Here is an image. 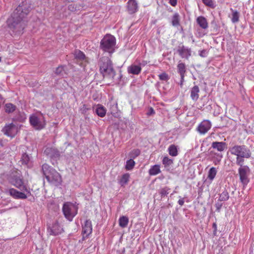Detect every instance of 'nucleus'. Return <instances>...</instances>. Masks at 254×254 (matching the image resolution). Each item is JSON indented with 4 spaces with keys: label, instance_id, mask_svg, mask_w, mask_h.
<instances>
[{
    "label": "nucleus",
    "instance_id": "c756f323",
    "mask_svg": "<svg viewBox=\"0 0 254 254\" xmlns=\"http://www.w3.org/2000/svg\"><path fill=\"white\" fill-rule=\"evenodd\" d=\"M74 58L79 61H83L86 59L85 54L80 50H75L74 52Z\"/></svg>",
    "mask_w": 254,
    "mask_h": 254
},
{
    "label": "nucleus",
    "instance_id": "a18cd8bd",
    "mask_svg": "<svg viewBox=\"0 0 254 254\" xmlns=\"http://www.w3.org/2000/svg\"><path fill=\"white\" fill-rule=\"evenodd\" d=\"M159 77L161 80L167 81L169 79L168 75L165 72L159 74Z\"/></svg>",
    "mask_w": 254,
    "mask_h": 254
},
{
    "label": "nucleus",
    "instance_id": "f257e3e1",
    "mask_svg": "<svg viewBox=\"0 0 254 254\" xmlns=\"http://www.w3.org/2000/svg\"><path fill=\"white\" fill-rule=\"evenodd\" d=\"M31 10V4L22 2L14 10L7 21L8 28L15 32L22 31L27 23V15Z\"/></svg>",
    "mask_w": 254,
    "mask_h": 254
},
{
    "label": "nucleus",
    "instance_id": "58836bf2",
    "mask_svg": "<svg viewBox=\"0 0 254 254\" xmlns=\"http://www.w3.org/2000/svg\"><path fill=\"white\" fill-rule=\"evenodd\" d=\"M110 111L112 114H115L118 111V104L113 103L110 104Z\"/></svg>",
    "mask_w": 254,
    "mask_h": 254
},
{
    "label": "nucleus",
    "instance_id": "37998d69",
    "mask_svg": "<svg viewBox=\"0 0 254 254\" xmlns=\"http://www.w3.org/2000/svg\"><path fill=\"white\" fill-rule=\"evenodd\" d=\"M162 163L165 165L169 166L173 163V161L168 157H164L163 159Z\"/></svg>",
    "mask_w": 254,
    "mask_h": 254
},
{
    "label": "nucleus",
    "instance_id": "cd10ccee",
    "mask_svg": "<svg viewBox=\"0 0 254 254\" xmlns=\"http://www.w3.org/2000/svg\"><path fill=\"white\" fill-rule=\"evenodd\" d=\"M180 15L178 13H175L173 15L172 18V21L171 23L172 25L173 26L176 27L179 25H180Z\"/></svg>",
    "mask_w": 254,
    "mask_h": 254
},
{
    "label": "nucleus",
    "instance_id": "3c124183",
    "mask_svg": "<svg viewBox=\"0 0 254 254\" xmlns=\"http://www.w3.org/2000/svg\"><path fill=\"white\" fill-rule=\"evenodd\" d=\"M68 8L70 11H74L75 10V8L74 7V6L72 4H69L68 6Z\"/></svg>",
    "mask_w": 254,
    "mask_h": 254
},
{
    "label": "nucleus",
    "instance_id": "f03ea898",
    "mask_svg": "<svg viewBox=\"0 0 254 254\" xmlns=\"http://www.w3.org/2000/svg\"><path fill=\"white\" fill-rule=\"evenodd\" d=\"M98 65L103 78L113 81L116 73L111 60L108 57H102L99 59Z\"/></svg>",
    "mask_w": 254,
    "mask_h": 254
},
{
    "label": "nucleus",
    "instance_id": "bb28decb",
    "mask_svg": "<svg viewBox=\"0 0 254 254\" xmlns=\"http://www.w3.org/2000/svg\"><path fill=\"white\" fill-rule=\"evenodd\" d=\"M64 66L60 65L55 70V74L60 76L64 77L67 74L64 70Z\"/></svg>",
    "mask_w": 254,
    "mask_h": 254
},
{
    "label": "nucleus",
    "instance_id": "6e6552de",
    "mask_svg": "<svg viewBox=\"0 0 254 254\" xmlns=\"http://www.w3.org/2000/svg\"><path fill=\"white\" fill-rule=\"evenodd\" d=\"M10 183L21 191L26 192L27 194H29V195L31 194L29 188L24 183L21 176L14 175L10 180Z\"/></svg>",
    "mask_w": 254,
    "mask_h": 254
},
{
    "label": "nucleus",
    "instance_id": "ddd939ff",
    "mask_svg": "<svg viewBox=\"0 0 254 254\" xmlns=\"http://www.w3.org/2000/svg\"><path fill=\"white\" fill-rule=\"evenodd\" d=\"M177 53L182 58H185L189 59L190 56H191V51L190 48L186 47L184 45L179 46L178 47Z\"/></svg>",
    "mask_w": 254,
    "mask_h": 254
},
{
    "label": "nucleus",
    "instance_id": "09e8293b",
    "mask_svg": "<svg viewBox=\"0 0 254 254\" xmlns=\"http://www.w3.org/2000/svg\"><path fill=\"white\" fill-rule=\"evenodd\" d=\"M184 202H185L184 198H182L178 200V203H179V204L180 205L182 206L184 205Z\"/></svg>",
    "mask_w": 254,
    "mask_h": 254
},
{
    "label": "nucleus",
    "instance_id": "4be33fe9",
    "mask_svg": "<svg viewBox=\"0 0 254 254\" xmlns=\"http://www.w3.org/2000/svg\"><path fill=\"white\" fill-rule=\"evenodd\" d=\"M199 88L197 85L194 86L190 90V97L193 101H196L199 98Z\"/></svg>",
    "mask_w": 254,
    "mask_h": 254
},
{
    "label": "nucleus",
    "instance_id": "79ce46f5",
    "mask_svg": "<svg viewBox=\"0 0 254 254\" xmlns=\"http://www.w3.org/2000/svg\"><path fill=\"white\" fill-rule=\"evenodd\" d=\"M245 157H237L236 158V164L238 166H240V167H244L245 165H243L244 159Z\"/></svg>",
    "mask_w": 254,
    "mask_h": 254
},
{
    "label": "nucleus",
    "instance_id": "473e14b6",
    "mask_svg": "<svg viewBox=\"0 0 254 254\" xmlns=\"http://www.w3.org/2000/svg\"><path fill=\"white\" fill-rule=\"evenodd\" d=\"M229 198V193L227 190H224L219 194L218 201H225L227 200Z\"/></svg>",
    "mask_w": 254,
    "mask_h": 254
},
{
    "label": "nucleus",
    "instance_id": "de8ad7c7",
    "mask_svg": "<svg viewBox=\"0 0 254 254\" xmlns=\"http://www.w3.org/2000/svg\"><path fill=\"white\" fill-rule=\"evenodd\" d=\"M169 3L173 6H175L177 3V0H169Z\"/></svg>",
    "mask_w": 254,
    "mask_h": 254
},
{
    "label": "nucleus",
    "instance_id": "f3484780",
    "mask_svg": "<svg viewBox=\"0 0 254 254\" xmlns=\"http://www.w3.org/2000/svg\"><path fill=\"white\" fill-rule=\"evenodd\" d=\"M138 4L135 0H129L127 2V11L129 13L133 14L137 11Z\"/></svg>",
    "mask_w": 254,
    "mask_h": 254
},
{
    "label": "nucleus",
    "instance_id": "6ab92c4d",
    "mask_svg": "<svg viewBox=\"0 0 254 254\" xmlns=\"http://www.w3.org/2000/svg\"><path fill=\"white\" fill-rule=\"evenodd\" d=\"M92 231V226L91 221L89 220L85 221L84 225L82 226V233L88 236L91 233Z\"/></svg>",
    "mask_w": 254,
    "mask_h": 254
},
{
    "label": "nucleus",
    "instance_id": "423d86ee",
    "mask_svg": "<svg viewBox=\"0 0 254 254\" xmlns=\"http://www.w3.org/2000/svg\"><path fill=\"white\" fill-rule=\"evenodd\" d=\"M62 210L65 218L71 221L77 213L78 207L70 202H66L63 204Z\"/></svg>",
    "mask_w": 254,
    "mask_h": 254
},
{
    "label": "nucleus",
    "instance_id": "e433bc0d",
    "mask_svg": "<svg viewBox=\"0 0 254 254\" xmlns=\"http://www.w3.org/2000/svg\"><path fill=\"white\" fill-rule=\"evenodd\" d=\"M170 189L167 187L161 189L159 190V193L161 195V197L167 195L169 193Z\"/></svg>",
    "mask_w": 254,
    "mask_h": 254
},
{
    "label": "nucleus",
    "instance_id": "49530a36",
    "mask_svg": "<svg viewBox=\"0 0 254 254\" xmlns=\"http://www.w3.org/2000/svg\"><path fill=\"white\" fill-rule=\"evenodd\" d=\"M222 206V203L220 202H217L215 203V207L216 208V211L218 212L220 211V209Z\"/></svg>",
    "mask_w": 254,
    "mask_h": 254
},
{
    "label": "nucleus",
    "instance_id": "c85d7f7f",
    "mask_svg": "<svg viewBox=\"0 0 254 254\" xmlns=\"http://www.w3.org/2000/svg\"><path fill=\"white\" fill-rule=\"evenodd\" d=\"M119 225L122 228H125L128 223V218L125 216H122L120 217L119 220Z\"/></svg>",
    "mask_w": 254,
    "mask_h": 254
},
{
    "label": "nucleus",
    "instance_id": "1a4fd4ad",
    "mask_svg": "<svg viewBox=\"0 0 254 254\" xmlns=\"http://www.w3.org/2000/svg\"><path fill=\"white\" fill-rule=\"evenodd\" d=\"M250 172V169L247 165L238 169L240 180L244 187H246L250 182L249 176Z\"/></svg>",
    "mask_w": 254,
    "mask_h": 254
},
{
    "label": "nucleus",
    "instance_id": "c9c22d12",
    "mask_svg": "<svg viewBox=\"0 0 254 254\" xmlns=\"http://www.w3.org/2000/svg\"><path fill=\"white\" fill-rule=\"evenodd\" d=\"M135 164V162L132 159L127 160L125 166L126 169L127 170H131L134 167Z\"/></svg>",
    "mask_w": 254,
    "mask_h": 254
},
{
    "label": "nucleus",
    "instance_id": "864d4df0",
    "mask_svg": "<svg viewBox=\"0 0 254 254\" xmlns=\"http://www.w3.org/2000/svg\"><path fill=\"white\" fill-rule=\"evenodd\" d=\"M205 51L202 50L199 53V55L202 57H205V56L203 54H205Z\"/></svg>",
    "mask_w": 254,
    "mask_h": 254
},
{
    "label": "nucleus",
    "instance_id": "603ef678",
    "mask_svg": "<svg viewBox=\"0 0 254 254\" xmlns=\"http://www.w3.org/2000/svg\"><path fill=\"white\" fill-rule=\"evenodd\" d=\"M184 78H185V77H183V78H182V76H181V81H180V85L181 87H182V86L183 85V83L184 82Z\"/></svg>",
    "mask_w": 254,
    "mask_h": 254
},
{
    "label": "nucleus",
    "instance_id": "72a5a7b5",
    "mask_svg": "<svg viewBox=\"0 0 254 254\" xmlns=\"http://www.w3.org/2000/svg\"><path fill=\"white\" fill-rule=\"evenodd\" d=\"M5 111L7 113L13 112L16 109V106L11 103H7L5 105Z\"/></svg>",
    "mask_w": 254,
    "mask_h": 254
},
{
    "label": "nucleus",
    "instance_id": "9d476101",
    "mask_svg": "<svg viewBox=\"0 0 254 254\" xmlns=\"http://www.w3.org/2000/svg\"><path fill=\"white\" fill-rule=\"evenodd\" d=\"M18 130V126L13 123L5 125L2 129V132L5 135L11 138L15 136Z\"/></svg>",
    "mask_w": 254,
    "mask_h": 254
},
{
    "label": "nucleus",
    "instance_id": "c03bdc74",
    "mask_svg": "<svg viewBox=\"0 0 254 254\" xmlns=\"http://www.w3.org/2000/svg\"><path fill=\"white\" fill-rule=\"evenodd\" d=\"M90 109V107L87 105L83 104L80 108L81 113L83 114H86V113Z\"/></svg>",
    "mask_w": 254,
    "mask_h": 254
},
{
    "label": "nucleus",
    "instance_id": "2eb2a0df",
    "mask_svg": "<svg viewBox=\"0 0 254 254\" xmlns=\"http://www.w3.org/2000/svg\"><path fill=\"white\" fill-rule=\"evenodd\" d=\"M227 147V145L225 142L214 141L211 143V148L216 150L219 152L224 151Z\"/></svg>",
    "mask_w": 254,
    "mask_h": 254
},
{
    "label": "nucleus",
    "instance_id": "a19ab883",
    "mask_svg": "<svg viewBox=\"0 0 254 254\" xmlns=\"http://www.w3.org/2000/svg\"><path fill=\"white\" fill-rule=\"evenodd\" d=\"M140 153V151L139 149H134V150H132L130 153V157L133 159H134L136 157L139 156Z\"/></svg>",
    "mask_w": 254,
    "mask_h": 254
},
{
    "label": "nucleus",
    "instance_id": "a211bd4d",
    "mask_svg": "<svg viewBox=\"0 0 254 254\" xmlns=\"http://www.w3.org/2000/svg\"><path fill=\"white\" fill-rule=\"evenodd\" d=\"M210 154L212 155V160L214 165H217L220 164L223 154L221 152L217 153L214 151H211Z\"/></svg>",
    "mask_w": 254,
    "mask_h": 254
},
{
    "label": "nucleus",
    "instance_id": "5701e85b",
    "mask_svg": "<svg viewBox=\"0 0 254 254\" xmlns=\"http://www.w3.org/2000/svg\"><path fill=\"white\" fill-rule=\"evenodd\" d=\"M177 69L178 72L180 74L181 76H182V78L183 77L185 76V73L186 72V67L185 64L181 63H179L177 65Z\"/></svg>",
    "mask_w": 254,
    "mask_h": 254
},
{
    "label": "nucleus",
    "instance_id": "ea45409f",
    "mask_svg": "<svg viewBox=\"0 0 254 254\" xmlns=\"http://www.w3.org/2000/svg\"><path fill=\"white\" fill-rule=\"evenodd\" d=\"M203 3L206 6L211 8H214L215 4L213 0H202Z\"/></svg>",
    "mask_w": 254,
    "mask_h": 254
},
{
    "label": "nucleus",
    "instance_id": "5fc2aeb1",
    "mask_svg": "<svg viewBox=\"0 0 254 254\" xmlns=\"http://www.w3.org/2000/svg\"><path fill=\"white\" fill-rule=\"evenodd\" d=\"M155 112L154 111V110L152 108H150V113L148 114L149 115H151L152 114H154Z\"/></svg>",
    "mask_w": 254,
    "mask_h": 254
},
{
    "label": "nucleus",
    "instance_id": "4d7b16f0",
    "mask_svg": "<svg viewBox=\"0 0 254 254\" xmlns=\"http://www.w3.org/2000/svg\"><path fill=\"white\" fill-rule=\"evenodd\" d=\"M122 77V74H120V79H121Z\"/></svg>",
    "mask_w": 254,
    "mask_h": 254
},
{
    "label": "nucleus",
    "instance_id": "412c9836",
    "mask_svg": "<svg viewBox=\"0 0 254 254\" xmlns=\"http://www.w3.org/2000/svg\"><path fill=\"white\" fill-rule=\"evenodd\" d=\"M198 25L203 29H206L208 27L207 19L202 16H198L196 19Z\"/></svg>",
    "mask_w": 254,
    "mask_h": 254
},
{
    "label": "nucleus",
    "instance_id": "39448f33",
    "mask_svg": "<svg viewBox=\"0 0 254 254\" xmlns=\"http://www.w3.org/2000/svg\"><path fill=\"white\" fill-rule=\"evenodd\" d=\"M229 150L231 154L235 155L237 157L249 158L252 155L250 150L245 145H235L231 147Z\"/></svg>",
    "mask_w": 254,
    "mask_h": 254
},
{
    "label": "nucleus",
    "instance_id": "7c9ffc66",
    "mask_svg": "<svg viewBox=\"0 0 254 254\" xmlns=\"http://www.w3.org/2000/svg\"><path fill=\"white\" fill-rule=\"evenodd\" d=\"M129 177L130 176L129 174L126 173L124 174L119 181V183L121 186H125L126 185H127L129 181Z\"/></svg>",
    "mask_w": 254,
    "mask_h": 254
},
{
    "label": "nucleus",
    "instance_id": "4468645a",
    "mask_svg": "<svg viewBox=\"0 0 254 254\" xmlns=\"http://www.w3.org/2000/svg\"><path fill=\"white\" fill-rule=\"evenodd\" d=\"M44 154L53 159H57L60 156V151L55 148L47 147L44 151Z\"/></svg>",
    "mask_w": 254,
    "mask_h": 254
},
{
    "label": "nucleus",
    "instance_id": "0eeeda50",
    "mask_svg": "<svg viewBox=\"0 0 254 254\" xmlns=\"http://www.w3.org/2000/svg\"><path fill=\"white\" fill-rule=\"evenodd\" d=\"M29 122L31 125L37 130L44 128L46 125L44 117L42 115H32L29 118Z\"/></svg>",
    "mask_w": 254,
    "mask_h": 254
},
{
    "label": "nucleus",
    "instance_id": "f704fd0d",
    "mask_svg": "<svg viewBox=\"0 0 254 254\" xmlns=\"http://www.w3.org/2000/svg\"><path fill=\"white\" fill-rule=\"evenodd\" d=\"M169 153L172 156H176L178 155V150L175 145H171L168 148Z\"/></svg>",
    "mask_w": 254,
    "mask_h": 254
},
{
    "label": "nucleus",
    "instance_id": "f8f14e48",
    "mask_svg": "<svg viewBox=\"0 0 254 254\" xmlns=\"http://www.w3.org/2000/svg\"><path fill=\"white\" fill-rule=\"evenodd\" d=\"M63 230L58 222L53 224L51 227L49 226L47 228L48 233L50 235L57 236L62 233Z\"/></svg>",
    "mask_w": 254,
    "mask_h": 254
},
{
    "label": "nucleus",
    "instance_id": "9b49d317",
    "mask_svg": "<svg viewBox=\"0 0 254 254\" xmlns=\"http://www.w3.org/2000/svg\"><path fill=\"white\" fill-rule=\"evenodd\" d=\"M211 123L209 120L203 121L197 127V131L201 134H204L211 128Z\"/></svg>",
    "mask_w": 254,
    "mask_h": 254
},
{
    "label": "nucleus",
    "instance_id": "6e6d98bb",
    "mask_svg": "<svg viewBox=\"0 0 254 254\" xmlns=\"http://www.w3.org/2000/svg\"><path fill=\"white\" fill-rule=\"evenodd\" d=\"M66 1H67L68 2L72 1L73 0H65Z\"/></svg>",
    "mask_w": 254,
    "mask_h": 254
},
{
    "label": "nucleus",
    "instance_id": "20e7f679",
    "mask_svg": "<svg viewBox=\"0 0 254 254\" xmlns=\"http://www.w3.org/2000/svg\"><path fill=\"white\" fill-rule=\"evenodd\" d=\"M116 38L110 35H106L100 42V48L104 52L113 53L115 50Z\"/></svg>",
    "mask_w": 254,
    "mask_h": 254
},
{
    "label": "nucleus",
    "instance_id": "aec40b11",
    "mask_svg": "<svg viewBox=\"0 0 254 254\" xmlns=\"http://www.w3.org/2000/svg\"><path fill=\"white\" fill-rule=\"evenodd\" d=\"M141 70V67L140 65L132 64L127 67V72L129 73L138 75Z\"/></svg>",
    "mask_w": 254,
    "mask_h": 254
},
{
    "label": "nucleus",
    "instance_id": "2f4dec72",
    "mask_svg": "<svg viewBox=\"0 0 254 254\" xmlns=\"http://www.w3.org/2000/svg\"><path fill=\"white\" fill-rule=\"evenodd\" d=\"M230 10L232 12V22L234 23L238 22L239 20V12L237 10H234L232 8H230Z\"/></svg>",
    "mask_w": 254,
    "mask_h": 254
},
{
    "label": "nucleus",
    "instance_id": "b1692460",
    "mask_svg": "<svg viewBox=\"0 0 254 254\" xmlns=\"http://www.w3.org/2000/svg\"><path fill=\"white\" fill-rule=\"evenodd\" d=\"M95 112L99 117H104L106 115V110L103 106L98 104Z\"/></svg>",
    "mask_w": 254,
    "mask_h": 254
},
{
    "label": "nucleus",
    "instance_id": "a878e982",
    "mask_svg": "<svg viewBox=\"0 0 254 254\" xmlns=\"http://www.w3.org/2000/svg\"><path fill=\"white\" fill-rule=\"evenodd\" d=\"M217 174V170L215 167H211L208 173L207 179L211 182L215 178Z\"/></svg>",
    "mask_w": 254,
    "mask_h": 254
},
{
    "label": "nucleus",
    "instance_id": "8fccbe9b",
    "mask_svg": "<svg viewBox=\"0 0 254 254\" xmlns=\"http://www.w3.org/2000/svg\"><path fill=\"white\" fill-rule=\"evenodd\" d=\"M212 228H213V233L215 235L217 231V225L215 223H214L212 225Z\"/></svg>",
    "mask_w": 254,
    "mask_h": 254
},
{
    "label": "nucleus",
    "instance_id": "4c0bfd02",
    "mask_svg": "<svg viewBox=\"0 0 254 254\" xmlns=\"http://www.w3.org/2000/svg\"><path fill=\"white\" fill-rule=\"evenodd\" d=\"M30 157L26 153L23 154L21 158L22 163L25 165L28 164L29 162H30Z\"/></svg>",
    "mask_w": 254,
    "mask_h": 254
},
{
    "label": "nucleus",
    "instance_id": "7ed1b4c3",
    "mask_svg": "<svg viewBox=\"0 0 254 254\" xmlns=\"http://www.w3.org/2000/svg\"><path fill=\"white\" fill-rule=\"evenodd\" d=\"M42 170L49 183L55 186H58L61 184L62 182L61 176L55 169L47 164H44L42 167Z\"/></svg>",
    "mask_w": 254,
    "mask_h": 254
},
{
    "label": "nucleus",
    "instance_id": "393cba45",
    "mask_svg": "<svg viewBox=\"0 0 254 254\" xmlns=\"http://www.w3.org/2000/svg\"><path fill=\"white\" fill-rule=\"evenodd\" d=\"M161 172L160 166L159 165H155L152 166L149 170V174L151 176H155Z\"/></svg>",
    "mask_w": 254,
    "mask_h": 254
},
{
    "label": "nucleus",
    "instance_id": "dca6fc26",
    "mask_svg": "<svg viewBox=\"0 0 254 254\" xmlns=\"http://www.w3.org/2000/svg\"><path fill=\"white\" fill-rule=\"evenodd\" d=\"M9 191L10 194L15 198L26 199L27 197V194H25L24 191L20 192L14 189H10Z\"/></svg>",
    "mask_w": 254,
    "mask_h": 254
}]
</instances>
